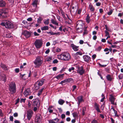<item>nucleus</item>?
Listing matches in <instances>:
<instances>
[{
	"instance_id": "nucleus-1",
	"label": "nucleus",
	"mask_w": 123,
	"mask_h": 123,
	"mask_svg": "<svg viewBox=\"0 0 123 123\" xmlns=\"http://www.w3.org/2000/svg\"><path fill=\"white\" fill-rule=\"evenodd\" d=\"M58 58L64 61H69L70 59V56L69 53L66 52H64L57 55Z\"/></svg>"
},
{
	"instance_id": "nucleus-2",
	"label": "nucleus",
	"mask_w": 123,
	"mask_h": 123,
	"mask_svg": "<svg viewBox=\"0 0 123 123\" xmlns=\"http://www.w3.org/2000/svg\"><path fill=\"white\" fill-rule=\"evenodd\" d=\"M43 62V58L42 57L39 56L37 57L34 62L35 64V67H39L41 65Z\"/></svg>"
},
{
	"instance_id": "nucleus-3",
	"label": "nucleus",
	"mask_w": 123,
	"mask_h": 123,
	"mask_svg": "<svg viewBox=\"0 0 123 123\" xmlns=\"http://www.w3.org/2000/svg\"><path fill=\"white\" fill-rule=\"evenodd\" d=\"M9 90L10 93L14 94L16 92V86L15 83L14 82H11L9 85Z\"/></svg>"
},
{
	"instance_id": "nucleus-4",
	"label": "nucleus",
	"mask_w": 123,
	"mask_h": 123,
	"mask_svg": "<svg viewBox=\"0 0 123 123\" xmlns=\"http://www.w3.org/2000/svg\"><path fill=\"white\" fill-rule=\"evenodd\" d=\"M1 25L5 26L6 28H12L13 27V24L9 21H5L4 22L3 21L1 24Z\"/></svg>"
},
{
	"instance_id": "nucleus-5",
	"label": "nucleus",
	"mask_w": 123,
	"mask_h": 123,
	"mask_svg": "<svg viewBox=\"0 0 123 123\" xmlns=\"http://www.w3.org/2000/svg\"><path fill=\"white\" fill-rule=\"evenodd\" d=\"M45 80L44 79H42L38 81L35 84L34 86V88L35 90H37L40 88V86H42L44 83Z\"/></svg>"
},
{
	"instance_id": "nucleus-6",
	"label": "nucleus",
	"mask_w": 123,
	"mask_h": 123,
	"mask_svg": "<svg viewBox=\"0 0 123 123\" xmlns=\"http://www.w3.org/2000/svg\"><path fill=\"white\" fill-rule=\"evenodd\" d=\"M8 12L7 8H3L0 10V17L1 18H4L7 17V15Z\"/></svg>"
},
{
	"instance_id": "nucleus-7",
	"label": "nucleus",
	"mask_w": 123,
	"mask_h": 123,
	"mask_svg": "<svg viewBox=\"0 0 123 123\" xmlns=\"http://www.w3.org/2000/svg\"><path fill=\"white\" fill-rule=\"evenodd\" d=\"M82 22L80 21H77V27H78L80 26V28L77 27V32H82Z\"/></svg>"
},
{
	"instance_id": "nucleus-8",
	"label": "nucleus",
	"mask_w": 123,
	"mask_h": 123,
	"mask_svg": "<svg viewBox=\"0 0 123 123\" xmlns=\"http://www.w3.org/2000/svg\"><path fill=\"white\" fill-rule=\"evenodd\" d=\"M43 43L41 40H36L34 43V44L37 48H40L42 46Z\"/></svg>"
},
{
	"instance_id": "nucleus-9",
	"label": "nucleus",
	"mask_w": 123,
	"mask_h": 123,
	"mask_svg": "<svg viewBox=\"0 0 123 123\" xmlns=\"http://www.w3.org/2000/svg\"><path fill=\"white\" fill-rule=\"evenodd\" d=\"M32 111L31 109H29L27 112V118L29 121H30L31 118L33 114Z\"/></svg>"
},
{
	"instance_id": "nucleus-10",
	"label": "nucleus",
	"mask_w": 123,
	"mask_h": 123,
	"mask_svg": "<svg viewBox=\"0 0 123 123\" xmlns=\"http://www.w3.org/2000/svg\"><path fill=\"white\" fill-rule=\"evenodd\" d=\"M77 73H79L80 75H82L85 72V71L82 67H78L77 70Z\"/></svg>"
},
{
	"instance_id": "nucleus-11",
	"label": "nucleus",
	"mask_w": 123,
	"mask_h": 123,
	"mask_svg": "<svg viewBox=\"0 0 123 123\" xmlns=\"http://www.w3.org/2000/svg\"><path fill=\"white\" fill-rule=\"evenodd\" d=\"M109 100L111 102V103L114 105H116V103H114L116 99L111 94L110 95V97L109 98Z\"/></svg>"
},
{
	"instance_id": "nucleus-12",
	"label": "nucleus",
	"mask_w": 123,
	"mask_h": 123,
	"mask_svg": "<svg viewBox=\"0 0 123 123\" xmlns=\"http://www.w3.org/2000/svg\"><path fill=\"white\" fill-rule=\"evenodd\" d=\"M41 116L40 114H37L35 117L36 121L38 123H41Z\"/></svg>"
},
{
	"instance_id": "nucleus-13",
	"label": "nucleus",
	"mask_w": 123,
	"mask_h": 123,
	"mask_svg": "<svg viewBox=\"0 0 123 123\" xmlns=\"http://www.w3.org/2000/svg\"><path fill=\"white\" fill-rule=\"evenodd\" d=\"M22 35L25 36L26 38L29 37L31 35V34L29 32L26 31H23L22 33Z\"/></svg>"
},
{
	"instance_id": "nucleus-14",
	"label": "nucleus",
	"mask_w": 123,
	"mask_h": 123,
	"mask_svg": "<svg viewBox=\"0 0 123 123\" xmlns=\"http://www.w3.org/2000/svg\"><path fill=\"white\" fill-rule=\"evenodd\" d=\"M83 58L84 60L87 62H89L91 60L90 57L87 55H85L83 56Z\"/></svg>"
},
{
	"instance_id": "nucleus-15",
	"label": "nucleus",
	"mask_w": 123,
	"mask_h": 123,
	"mask_svg": "<svg viewBox=\"0 0 123 123\" xmlns=\"http://www.w3.org/2000/svg\"><path fill=\"white\" fill-rule=\"evenodd\" d=\"M70 46L74 51H76L78 50L79 46H76L73 43L71 44Z\"/></svg>"
},
{
	"instance_id": "nucleus-16",
	"label": "nucleus",
	"mask_w": 123,
	"mask_h": 123,
	"mask_svg": "<svg viewBox=\"0 0 123 123\" xmlns=\"http://www.w3.org/2000/svg\"><path fill=\"white\" fill-rule=\"evenodd\" d=\"M77 99L79 105L80 103L84 101L83 99V97L82 96H80L78 97Z\"/></svg>"
},
{
	"instance_id": "nucleus-17",
	"label": "nucleus",
	"mask_w": 123,
	"mask_h": 123,
	"mask_svg": "<svg viewBox=\"0 0 123 123\" xmlns=\"http://www.w3.org/2000/svg\"><path fill=\"white\" fill-rule=\"evenodd\" d=\"M33 105L34 106H36L37 107H38L40 105L39 101L38 99H37L34 101L33 102Z\"/></svg>"
},
{
	"instance_id": "nucleus-18",
	"label": "nucleus",
	"mask_w": 123,
	"mask_h": 123,
	"mask_svg": "<svg viewBox=\"0 0 123 123\" xmlns=\"http://www.w3.org/2000/svg\"><path fill=\"white\" fill-rule=\"evenodd\" d=\"M94 107L96 110L98 112H100V110L99 108V106L98 104L97 103H95Z\"/></svg>"
},
{
	"instance_id": "nucleus-19",
	"label": "nucleus",
	"mask_w": 123,
	"mask_h": 123,
	"mask_svg": "<svg viewBox=\"0 0 123 123\" xmlns=\"http://www.w3.org/2000/svg\"><path fill=\"white\" fill-rule=\"evenodd\" d=\"M59 121V119L57 118L54 119H53L49 120V123H57L55 121H56L58 122Z\"/></svg>"
},
{
	"instance_id": "nucleus-20",
	"label": "nucleus",
	"mask_w": 123,
	"mask_h": 123,
	"mask_svg": "<svg viewBox=\"0 0 123 123\" xmlns=\"http://www.w3.org/2000/svg\"><path fill=\"white\" fill-rule=\"evenodd\" d=\"M6 3L3 0H0V7H2L5 6Z\"/></svg>"
},
{
	"instance_id": "nucleus-21",
	"label": "nucleus",
	"mask_w": 123,
	"mask_h": 123,
	"mask_svg": "<svg viewBox=\"0 0 123 123\" xmlns=\"http://www.w3.org/2000/svg\"><path fill=\"white\" fill-rule=\"evenodd\" d=\"M89 8L91 11L93 12L95 10V8L93 6L90 4L89 5Z\"/></svg>"
},
{
	"instance_id": "nucleus-22",
	"label": "nucleus",
	"mask_w": 123,
	"mask_h": 123,
	"mask_svg": "<svg viewBox=\"0 0 123 123\" xmlns=\"http://www.w3.org/2000/svg\"><path fill=\"white\" fill-rule=\"evenodd\" d=\"M64 75V74H59L56 76L55 78L58 79H61L63 78Z\"/></svg>"
},
{
	"instance_id": "nucleus-23",
	"label": "nucleus",
	"mask_w": 123,
	"mask_h": 123,
	"mask_svg": "<svg viewBox=\"0 0 123 123\" xmlns=\"http://www.w3.org/2000/svg\"><path fill=\"white\" fill-rule=\"evenodd\" d=\"M51 23L52 24L56 25H58V23L56 20L54 19H52L51 20Z\"/></svg>"
},
{
	"instance_id": "nucleus-24",
	"label": "nucleus",
	"mask_w": 123,
	"mask_h": 123,
	"mask_svg": "<svg viewBox=\"0 0 123 123\" xmlns=\"http://www.w3.org/2000/svg\"><path fill=\"white\" fill-rule=\"evenodd\" d=\"M38 1V0H34L32 3V5L34 7H37Z\"/></svg>"
},
{
	"instance_id": "nucleus-25",
	"label": "nucleus",
	"mask_w": 123,
	"mask_h": 123,
	"mask_svg": "<svg viewBox=\"0 0 123 123\" xmlns=\"http://www.w3.org/2000/svg\"><path fill=\"white\" fill-rule=\"evenodd\" d=\"M0 67L5 70H6L8 69L7 67L5 65L1 63V64Z\"/></svg>"
},
{
	"instance_id": "nucleus-26",
	"label": "nucleus",
	"mask_w": 123,
	"mask_h": 123,
	"mask_svg": "<svg viewBox=\"0 0 123 123\" xmlns=\"http://www.w3.org/2000/svg\"><path fill=\"white\" fill-rule=\"evenodd\" d=\"M73 117L75 118L78 117V113L75 112L72 113Z\"/></svg>"
},
{
	"instance_id": "nucleus-27",
	"label": "nucleus",
	"mask_w": 123,
	"mask_h": 123,
	"mask_svg": "<svg viewBox=\"0 0 123 123\" xmlns=\"http://www.w3.org/2000/svg\"><path fill=\"white\" fill-rule=\"evenodd\" d=\"M65 102V101L64 100L61 99H59L58 101V103L61 105H63Z\"/></svg>"
},
{
	"instance_id": "nucleus-28",
	"label": "nucleus",
	"mask_w": 123,
	"mask_h": 123,
	"mask_svg": "<svg viewBox=\"0 0 123 123\" xmlns=\"http://www.w3.org/2000/svg\"><path fill=\"white\" fill-rule=\"evenodd\" d=\"M41 29L43 31L47 30L49 29V27L48 26H45L41 27Z\"/></svg>"
},
{
	"instance_id": "nucleus-29",
	"label": "nucleus",
	"mask_w": 123,
	"mask_h": 123,
	"mask_svg": "<svg viewBox=\"0 0 123 123\" xmlns=\"http://www.w3.org/2000/svg\"><path fill=\"white\" fill-rule=\"evenodd\" d=\"M66 80L67 82H69L70 83H72L74 81L71 78H68V79H66Z\"/></svg>"
},
{
	"instance_id": "nucleus-30",
	"label": "nucleus",
	"mask_w": 123,
	"mask_h": 123,
	"mask_svg": "<svg viewBox=\"0 0 123 123\" xmlns=\"http://www.w3.org/2000/svg\"><path fill=\"white\" fill-rule=\"evenodd\" d=\"M30 93V91L29 90H27L24 92V94L25 96H26L29 94Z\"/></svg>"
},
{
	"instance_id": "nucleus-31",
	"label": "nucleus",
	"mask_w": 123,
	"mask_h": 123,
	"mask_svg": "<svg viewBox=\"0 0 123 123\" xmlns=\"http://www.w3.org/2000/svg\"><path fill=\"white\" fill-rule=\"evenodd\" d=\"M44 88V87L42 88L39 91L38 93L37 94L38 96H39L41 94Z\"/></svg>"
},
{
	"instance_id": "nucleus-32",
	"label": "nucleus",
	"mask_w": 123,
	"mask_h": 123,
	"mask_svg": "<svg viewBox=\"0 0 123 123\" xmlns=\"http://www.w3.org/2000/svg\"><path fill=\"white\" fill-rule=\"evenodd\" d=\"M106 78L108 80L111 81L112 80V78L110 75H108L106 76Z\"/></svg>"
},
{
	"instance_id": "nucleus-33",
	"label": "nucleus",
	"mask_w": 123,
	"mask_h": 123,
	"mask_svg": "<svg viewBox=\"0 0 123 123\" xmlns=\"http://www.w3.org/2000/svg\"><path fill=\"white\" fill-rule=\"evenodd\" d=\"M111 109H112L114 111V114H115V116H116L118 117V115L117 114V111L112 107L111 108Z\"/></svg>"
},
{
	"instance_id": "nucleus-34",
	"label": "nucleus",
	"mask_w": 123,
	"mask_h": 123,
	"mask_svg": "<svg viewBox=\"0 0 123 123\" xmlns=\"http://www.w3.org/2000/svg\"><path fill=\"white\" fill-rule=\"evenodd\" d=\"M52 56H49L46 58V60L47 61H50L52 60Z\"/></svg>"
},
{
	"instance_id": "nucleus-35",
	"label": "nucleus",
	"mask_w": 123,
	"mask_h": 123,
	"mask_svg": "<svg viewBox=\"0 0 123 123\" xmlns=\"http://www.w3.org/2000/svg\"><path fill=\"white\" fill-rule=\"evenodd\" d=\"M82 10L81 9H78L76 11L77 13L78 14H79L80 15V14L81 13V12Z\"/></svg>"
},
{
	"instance_id": "nucleus-36",
	"label": "nucleus",
	"mask_w": 123,
	"mask_h": 123,
	"mask_svg": "<svg viewBox=\"0 0 123 123\" xmlns=\"http://www.w3.org/2000/svg\"><path fill=\"white\" fill-rule=\"evenodd\" d=\"M86 110V107H84L82 108V114L83 115H85V111Z\"/></svg>"
},
{
	"instance_id": "nucleus-37",
	"label": "nucleus",
	"mask_w": 123,
	"mask_h": 123,
	"mask_svg": "<svg viewBox=\"0 0 123 123\" xmlns=\"http://www.w3.org/2000/svg\"><path fill=\"white\" fill-rule=\"evenodd\" d=\"M90 17L88 15L86 19V22L87 23H89L90 22Z\"/></svg>"
},
{
	"instance_id": "nucleus-38",
	"label": "nucleus",
	"mask_w": 123,
	"mask_h": 123,
	"mask_svg": "<svg viewBox=\"0 0 123 123\" xmlns=\"http://www.w3.org/2000/svg\"><path fill=\"white\" fill-rule=\"evenodd\" d=\"M1 78L2 80H3L5 82L6 80V77L5 75H4V76L1 77Z\"/></svg>"
},
{
	"instance_id": "nucleus-39",
	"label": "nucleus",
	"mask_w": 123,
	"mask_h": 123,
	"mask_svg": "<svg viewBox=\"0 0 123 123\" xmlns=\"http://www.w3.org/2000/svg\"><path fill=\"white\" fill-rule=\"evenodd\" d=\"M47 33L49 34H50L51 35H55V33L53 32L52 31L47 32Z\"/></svg>"
},
{
	"instance_id": "nucleus-40",
	"label": "nucleus",
	"mask_w": 123,
	"mask_h": 123,
	"mask_svg": "<svg viewBox=\"0 0 123 123\" xmlns=\"http://www.w3.org/2000/svg\"><path fill=\"white\" fill-rule=\"evenodd\" d=\"M49 19H47L46 20H45L44 22V23L46 25H48L49 24Z\"/></svg>"
},
{
	"instance_id": "nucleus-41",
	"label": "nucleus",
	"mask_w": 123,
	"mask_h": 123,
	"mask_svg": "<svg viewBox=\"0 0 123 123\" xmlns=\"http://www.w3.org/2000/svg\"><path fill=\"white\" fill-rule=\"evenodd\" d=\"M5 37H7L10 38L11 37V35L9 34H6V35H5Z\"/></svg>"
},
{
	"instance_id": "nucleus-42",
	"label": "nucleus",
	"mask_w": 123,
	"mask_h": 123,
	"mask_svg": "<svg viewBox=\"0 0 123 123\" xmlns=\"http://www.w3.org/2000/svg\"><path fill=\"white\" fill-rule=\"evenodd\" d=\"M98 64L100 67H104L106 66L107 65H101L99 63H98Z\"/></svg>"
},
{
	"instance_id": "nucleus-43",
	"label": "nucleus",
	"mask_w": 123,
	"mask_h": 123,
	"mask_svg": "<svg viewBox=\"0 0 123 123\" xmlns=\"http://www.w3.org/2000/svg\"><path fill=\"white\" fill-rule=\"evenodd\" d=\"M105 36H110L109 33L107 31H105Z\"/></svg>"
},
{
	"instance_id": "nucleus-44",
	"label": "nucleus",
	"mask_w": 123,
	"mask_h": 123,
	"mask_svg": "<svg viewBox=\"0 0 123 123\" xmlns=\"http://www.w3.org/2000/svg\"><path fill=\"white\" fill-rule=\"evenodd\" d=\"M87 33V31L86 30V29H85L84 30V32H83V35H86Z\"/></svg>"
},
{
	"instance_id": "nucleus-45",
	"label": "nucleus",
	"mask_w": 123,
	"mask_h": 123,
	"mask_svg": "<svg viewBox=\"0 0 123 123\" xmlns=\"http://www.w3.org/2000/svg\"><path fill=\"white\" fill-rule=\"evenodd\" d=\"M102 47L100 46H99L96 49V50L97 51H100Z\"/></svg>"
},
{
	"instance_id": "nucleus-46",
	"label": "nucleus",
	"mask_w": 123,
	"mask_h": 123,
	"mask_svg": "<svg viewBox=\"0 0 123 123\" xmlns=\"http://www.w3.org/2000/svg\"><path fill=\"white\" fill-rule=\"evenodd\" d=\"M91 123H98L96 120L94 119L92 121Z\"/></svg>"
},
{
	"instance_id": "nucleus-47",
	"label": "nucleus",
	"mask_w": 123,
	"mask_h": 123,
	"mask_svg": "<svg viewBox=\"0 0 123 123\" xmlns=\"http://www.w3.org/2000/svg\"><path fill=\"white\" fill-rule=\"evenodd\" d=\"M74 67H71V68H70L69 69V71L70 72H71L72 70H74Z\"/></svg>"
},
{
	"instance_id": "nucleus-48",
	"label": "nucleus",
	"mask_w": 123,
	"mask_h": 123,
	"mask_svg": "<svg viewBox=\"0 0 123 123\" xmlns=\"http://www.w3.org/2000/svg\"><path fill=\"white\" fill-rule=\"evenodd\" d=\"M9 3H10L11 4L13 3L14 2V0H8Z\"/></svg>"
},
{
	"instance_id": "nucleus-49",
	"label": "nucleus",
	"mask_w": 123,
	"mask_h": 123,
	"mask_svg": "<svg viewBox=\"0 0 123 123\" xmlns=\"http://www.w3.org/2000/svg\"><path fill=\"white\" fill-rule=\"evenodd\" d=\"M76 54H77V55H82V53L80 51H78L76 52Z\"/></svg>"
},
{
	"instance_id": "nucleus-50",
	"label": "nucleus",
	"mask_w": 123,
	"mask_h": 123,
	"mask_svg": "<svg viewBox=\"0 0 123 123\" xmlns=\"http://www.w3.org/2000/svg\"><path fill=\"white\" fill-rule=\"evenodd\" d=\"M26 100V99L25 98H24V99H23V98H22V99H21L20 100V103H22L23 102H25V101Z\"/></svg>"
},
{
	"instance_id": "nucleus-51",
	"label": "nucleus",
	"mask_w": 123,
	"mask_h": 123,
	"mask_svg": "<svg viewBox=\"0 0 123 123\" xmlns=\"http://www.w3.org/2000/svg\"><path fill=\"white\" fill-rule=\"evenodd\" d=\"M112 12V11L111 10H110L109 12H108L107 13V14L109 15H111Z\"/></svg>"
},
{
	"instance_id": "nucleus-52",
	"label": "nucleus",
	"mask_w": 123,
	"mask_h": 123,
	"mask_svg": "<svg viewBox=\"0 0 123 123\" xmlns=\"http://www.w3.org/2000/svg\"><path fill=\"white\" fill-rule=\"evenodd\" d=\"M58 62V61L56 59H55L53 61V63L54 64L57 63Z\"/></svg>"
},
{
	"instance_id": "nucleus-53",
	"label": "nucleus",
	"mask_w": 123,
	"mask_h": 123,
	"mask_svg": "<svg viewBox=\"0 0 123 123\" xmlns=\"http://www.w3.org/2000/svg\"><path fill=\"white\" fill-rule=\"evenodd\" d=\"M42 20V19L40 18H39L37 20V22L38 23H41V22Z\"/></svg>"
},
{
	"instance_id": "nucleus-54",
	"label": "nucleus",
	"mask_w": 123,
	"mask_h": 123,
	"mask_svg": "<svg viewBox=\"0 0 123 123\" xmlns=\"http://www.w3.org/2000/svg\"><path fill=\"white\" fill-rule=\"evenodd\" d=\"M118 77L120 79H121L123 78V76L122 75L120 74L118 75Z\"/></svg>"
},
{
	"instance_id": "nucleus-55",
	"label": "nucleus",
	"mask_w": 123,
	"mask_h": 123,
	"mask_svg": "<svg viewBox=\"0 0 123 123\" xmlns=\"http://www.w3.org/2000/svg\"><path fill=\"white\" fill-rule=\"evenodd\" d=\"M73 89L72 91H74L75 89L76 88L77 86H76L73 85Z\"/></svg>"
},
{
	"instance_id": "nucleus-56",
	"label": "nucleus",
	"mask_w": 123,
	"mask_h": 123,
	"mask_svg": "<svg viewBox=\"0 0 123 123\" xmlns=\"http://www.w3.org/2000/svg\"><path fill=\"white\" fill-rule=\"evenodd\" d=\"M61 118L62 119H63L65 117V114H62L61 115Z\"/></svg>"
},
{
	"instance_id": "nucleus-57",
	"label": "nucleus",
	"mask_w": 123,
	"mask_h": 123,
	"mask_svg": "<svg viewBox=\"0 0 123 123\" xmlns=\"http://www.w3.org/2000/svg\"><path fill=\"white\" fill-rule=\"evenodd\" d=\"M101 5V3L99 2L96 3V5L97 6H100Z\"/></svg>"
},
{
	"instance_id": "nucleus-58",
	"label": "nucleus",
	"mask_w": 123,
	"mask_h": 123,
	"mask_svg": "<svg viewBox=\"0 0 123 123\" xmlns=\"http://www.w3.org/2000/svg\"><path fill=\"white\" fill-rule=\"evenodd\" d=\"M20 99L19 98H18V99L16 100V102L15 104V105H16L19 102Z\"/></svg>"
},
{
	"instance_id": "nucleus-59",
	"label": "nucleus",
	"mask_w": 123,
	"mask_h": 123,
	"mask_svg": "<svg viewBox=\"0 0 123 123\" xmlns=\"http://www.w3.org/2000/svg\"><path fill=\"white\" fill-rule=\"evenodd\" d=\"M32 20V18L31 17L29 18H28L27 19V20L28 21H31Z\"/></svg>"
},
{
	"instance_id": "nucleus-60",
	"label": "nucleus",
	"mask_w": 123,
	"mask_h": 123,
	"mask_svg": "<svg viewBox=\"0 0 123 123\" xmlns=\"http://www.w3.org/2000/svg\"><path fill=\"white\" fill-rule=\"evenodd\" d=\"M10 121H13V117L12 116H11L10 117Z\"/></svg>"
},
{
	"instance_id": "nucleus-61",
	"label": "nucleus",
	"mask_w": 123,
	"mask_h": 123,
	"mask_svg": "<svg viewBox=\"0 0 123 123\" xmlns=\"http://www.w3.org/2000/svg\"><path fill=\"white\" fill-rule=\"evenodd\" d=\"M96 55L95 54L93 55H92V57L93 60L94 59L96 58Z\"/></svg>"
},
{
	"instance_id": "nucleus-62",
	"label": "nucleus",
	"mask_w": 123,
	"mask_h": 123,
	"mask_svg": "<svg viewBox=\"0 0 123 123\" xmlns=\"http://www.w3.org/2000/svg\"><path fill=\"white\" fill-rule=\"evenodd\" d=\"M13 116L15 117H16L18 116V114L17 113H15L14 114Z\"/></svg>"
},
{
	"instance_id": "nucleus-63",
	"label": "nucleus",
	"mask_w": 123,
	"mask_h": 123,
	"mask_svg": "<svg viewBox=\"0 0 123 123\" xmlns=\"http://www.w3.org/2000/svg\"><path fill=\"white\" fill-rule=\"evenodd\" d=\"M50 50L49 49H47L45 52V53L46 54H48Z\"/></svg>"
},
{
	"instance_id": "nucleus-64",
	"label": "nucleus",
	"mask_w": 123,
	"mask_h": 123,
	"mask_svg": "<svg viewBox=\"0 0 123 123\" xmlns=\"http://www.w3.org/2000/svg\"><path fill=\"white\" fill-rule=\"evenodd\" d=\"M110 119L111 120V123H114V120H113V118H112L111 117Z\"/></svg>"
}]
</instances>
